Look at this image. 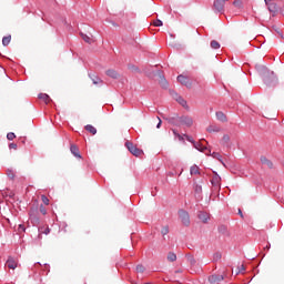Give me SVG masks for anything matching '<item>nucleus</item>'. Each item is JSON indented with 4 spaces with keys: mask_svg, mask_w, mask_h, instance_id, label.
I'll return each instance as SVG.
<instances>
[{
    "mask_svg": "<svg viewBox=\"0 0 284 284\" xmlns=\"http://www.w3.org/2000/svg\"><path fill=\"white\" fill-rule=\"evenodd\" d=\"M260 161H261L262 165H266V168H270V169L274 168V164L272 163V161H270L265 156H261Z\"/></svg>",
    "mask_w": 284,
    "mask_h": 284,
    "instance_id": "obj_12",
    "label": "nucleus"
},
{
    "mask_svg": "<svg viewBox=\"0 0 284 284\" xmlns=\"http://www.w3.org/2000/svg\"><path fill=\"white\" fill-rule=\"evenodd\" d=\"M19 265V261H17L14 257H9L7 261V266L9 270H17Z\"/></svg>",
    "mask_w": 284,
    "mask_h": 284,
    "instance_id": "obj_6",
    "label": "nucleus"
},
{
    "mask_svg": "<svg viewBox=\"0 0 284 284\" xmlns=\"http://www.w3.org/2000/svg\"><path fill=\"white\" fill-rule=\"evenodd\" d=\"M40 212L43 215L48 214V211L45 210V207L43 205H40Z\"/></svg>",
    "mask_w": 284,
    "mask_h": 284,
    "instance_id": "obj_37",
    "label": "nucleus"
},
{
    "mask_svg": "<svg viewBox=\"0 0 284 284\" xmlns=\"http://www.w3.org/2000/svg\"><path fill=\"white\" fill-rule=\"evenodd\" d=\"M197 217L200 221H202V223H207L210 221V213L201 211Z\"/></svg>",
    "mask_w": 284,
    "mask_h": 284,
    "instance_id": "obj_9",
    "label": "nucleus"
},
{
    "mask_svg": "<svg viewBox=\"0 0 284 284\" xmlns=\"http://www.w3.org/2000/svg\"><path fill=\"white\" fill-rule=\"evenodd\" d=\"M233 6H235V8H243V1H241V0H235V1L233 2Z\"/></svg>",
    "mask_w": 284,
    "mask_h": 284,
    "instance_id": "obj_30",
    "label": "nucleus"
},
{
    "mask_svg": "<svg viewBox=\"0 0 284 284\" xmlns=\"http://www.w3.org/2000/svg\"><path fill=\"white\" fill-rule=\"evenodd\" d=\"M173 133L175 134V136H179V139H181V134L176 133L175 130H173Z\"/></svg>",
    "mask_w": 284,
    "mask_h": 284,
    "instance_id": "obj_45",
    "label": "nucleus"
},
{
    "mask_svg": "<svg viewBox=\"0 0 284 284\" xmlns=\"http://www.w3.org/2000/svg\"><path fill=\"white\" fill-rule=\"evenodd\" d=\"M7 139H8V141H14V139H17V135L14 133H12V132H9L7 134Z\"/></svg>",
    "mask_w": 284,
    "mask_h": 284,
    "instance_id": "obj_28",
    "label": "nucleus"
},
{
    "mask_svg": "<svg viewBox=\"0 0 284 284\" xmlns=\"http://www.w3.org/2000/svg\"><path fill=\"white\" fill-rule=\"evenodd\" d=\"M189 261L191 263V265H195L196 264V260H194V257H189Z\"/></svg>",
    "mask_w": 284,
    "mask_h": 284,
    "instance_id": "obj_38",
    "label": "nucleus"
},
{
    "mask_svg": "<svg viewBox=\"0 0 284 284\" xmlns=\"http://www.w3.org/2000/svg\"><path fill=\"white\" fill-rule=\"evenodd\" d=\"M264 1H265L266 6H270V2H271L272 0H264Z\"/></svg>",
    "mask_w": 284,
    "mask_h": 284,
    "instance_id": "obj_48",
    "label": "nucleus"
},
{
    "mask_svg": "<svg viewBox=\"0 0 284 284\" xmlns=\"http://www.w3.org/2000/svg\"><path fill=\"white\" fill-rule=\"evenodd\" d=\"M125 148H128L129 152H131L133 156H141V154H143V150L136 148V145L130 141L125 142Z\"/></svg>",
    "mask_w": 284,
    "mask_h": 284,
    "instance_id": "obj_1",
    "label": "nucleus"
},
{
    "mask_svg": "<svg viewBox=\"0 0 284 284\" xmlns=\"http://www.w3.org/2000/svg\"><path fill=\"white\" fill-rule=\"evenodd\" d=\"M230 0H214L213 9L215 12H225V3Z\"/></svg>",
    "mask_w": 284,
    "mask_h": 284,
    "instance_id": "obj_3",
    "label": "nucleus"
},
{
    "mask_svg": "<svg viewBox=\"0 0 284 284\" xmlns=\"http://www.w3.org/2000/svg\"><path fill=\"white\" fill-rule=\"evenodd\" d=\"M211 48L213 50H219V48H221V43H219V41H216V40H212L211 41Z\"/></svg>",
    "mask_w": 284,
    "mask_h": 284,
    "instance_id": "obj_21",
    "label": "nucleus"
},
{
    "mask_svg": "<svg viewBox=\"0 0 284 284\" xmlns=\"http://www.w3.org/2000/svg\"><path fill=\"white\" fill-rule=\"evenodd\" d=\"M179 217L181 220V222L183 223V225H185L187 227V225H190V214L186 211H179Z\"/></svg>",
    "mask_w": 284,
    "mask_h": 284,
    "instance_id": "obj_4",
    "label": "nucleus"
},
{
    "mask_svg": "<svg viewBox=\"0 0 284 284\" xmlns=\"http://www.w3.org/2000/svg\"><path fill=\"white\" fill-rule=\"evenodd\" d=\"M158 120H159V123H158L156 128L159 130V129H161V125H162L163 122L161 121V118H159V116H158Z\"/></svg>",
    "mask_w": 284,
    "mask_h": 284,
    "instance_id": "obj_41",
    "label": "nucleus"
},
{
    "mask_svg": "<svg viewBox=\"0 0 284 284\" xmlns=\"http://www.w3.org/2000/svg\"><path fill=\"white\" fill-rule=\"evenodd\" d=\"M39 99H41L42 101H44V103H49V102H50V95H48V94H45V93L39 94Z\"/></svg>",
    "mask_w": 284,
    "mask_h": 284,
    "instance_id": "obj_19",
    "label": "nucleus"
},
{
    "mask_svg": "<svg viewBox=\"0 0 284 284\" xmlns=\"http://www.w3.org/2000/svg\"><path fill=\"white\" fill-rule=\"evenodd\" d=\"M81 37L85 43H91L92 39L88 34L81 33Z\"/></svg>",
    "mask_w": 284,
    "mask_h": 284,
    "instance_id": "obj_26",
    "label": "nucleus"
},
{
    "mask_svg": "<svg viewBox=\"0 0 284 284\" xmlns=\"http://www.w3.org/2000/svg\"><path fill=\"white\" fill-rule=\"evenodd\" d=\"M159 83L162 88H168V80H165V77L160 75Z\"/></svg>",
    "mask_w": 284,
    "mask_h": 284,
    "instance_id": "obj_17",
    "label": "nucleus"
},
{
    "mask_svg": "<svg viewBox=\"0 0 284 284\" xmlns=\"http://www.w3.org/2000/svg\"><path fill=\"white\" fill-rule=\"evenodd\" d=\"M178 81L179 83H181L182 85H185L186 88H192V82H190V80L185 75H179Z\"/></svg>",
    "mask_w": 284,
    "mask_h": 284,
    "instance_id": "obj_5",
    "label": "nucleus"
},
{
    "mask_svg": "<svg viewBox=\"0 0 284 284\" xmlns=\"http://www.w3.org/2000/svg\"><path fill=\"white\" fill-rule=\"evenodd\" d=\"M145 284H150V283L148 282V283H145Z\"/></svg>",
    "mask_w": 284,
    "mask_h": 284,
    "instance_id": "obj_50",
    "label": "nucleus"
},
{
    "mask_svg": "<svg viewBox=\"0 0 284 284\" xmlns=\"http://www.w3.org/2000/svg\"><path fill=\"white\" fill-rule=\"evenodd\" d=\"M239 214H240L241 219H243V212L241 210H239Z\"/></svg>",
    "mask_w": 284,
    "mask_h": 284,
    "instance_id": "obj_46",
    "label": "nucleus"
},
{
    "mask_svg": "<svg viewBox=\"0 0 284 284\" xmlns=\"http://www.w3.org/2000/svg\"><path fill=\"white\" fill-rule=\"evenodd\" d=\"M162 236H166V234H170V226H163L161 230Z\"/></svg>",
    "mask_w": 284,
    "mask_h": 284,
    "instance_id": "obj_24",
    "label": "nucleus"
},
{
    "mask_svg": "<svg viewBox=\"0 0 284 284\" xmlns=\"http://www.w3.org/2000/svg\"><path fill=\"white\" fill-rule=\"evenodd\" d=\"M241 272H245V266L244 265L240 266V270L236 272V274H241Z\"/></svg>",
    "mask_w": 284,
    "mask_h": 284,
    "instance_id": "obj_39",
    "label": "nucleus"
},
{
    "mask_svg": "<svg viewBox=\"0 0 284 284\" xmlns=\"http://www.w3.org/2000/svg\"><path fill=\"white\" fill-rule=\"evenodd\" d=\"M7 175H8L11 180H13V179H14V171H12V170H7Z\"/></svg>",
    "mask_w": 284,
    "mask_h": 284,
    "instance_id": "obj_35",
    "label": "nucleus"
},
{
    "mask_svg": "<svg viewBox=\"0 0 284 284\" xmlns=\"http://www.w3.org/2000/svg\"><path fill=\"white\" fill-rule=\"evenodd\" d=\"M37 209L31 210L29 213L30 221H32L33 223H39V216H37Z\"/></svg>",
    "mask_w": 284,
    "mask_h": 284,
    "instance_id": "obj_11",
    "label": "nucleus"
},
{
    "mask_svg": "<svg viewBox=\"0 0 284 284\" xmlns=\"http://www.w3.org/2000/svg\"><path fill=\"white\" fill-rule=\"evenodd\" d=\"M190 172H191L192 175L201 174V172L199 171V166L197 165L191 166Z\"/></svg>",
    "mask_w": 284,
    "mask_h": 284,
    "instance_id": "obj_22",
    "label": "nucleus"
},
{
    "mask_svg": "<svg viewBox=\"0 0 284 284\" xmlns=\"http://www.w3.org/2000/svg\"><path fill=\"white\" fill-rule=\"evenodd\" d=\"M87 132H90V134H97V128H94L92 124H88L84 126Z\"/></svg>",
    "mask_w": 284,
    "mask_h": 284,
    "instance_id": "obj_16",
    "label": "nucleus"
},
{
    "mask_svg": "<svg viewBox=\"0 0 284 284\" xmlns=\"http://www.w3.org/2000/svg\"><path fill=\"white\" fill-rule=\"evenodd\" d=\"M268 10H270V12H277L278 11L275 3H268Z\"/></svg>",
    "mask_w": 284,
    "mask_h": 284,
    "instance_id": "obj_25",
    "label": "nucleus"
},
{
    "mask_svg": "<svg viewBox=\"0 0 284 284\" xmlns=\"http://www.w3.org/2000/svg\"><path fill=\"white\" fill-rule=\"evenodd\" d=\"M10 41H12V36L4 37L2 39V45H10Z\"/></svg>",
    "mask_w": 284,
    "mask_h": 284,
    "instance_id": "obj_18",
    "label": "nucleus"
},
{
    "mask_svg": "<svg viewBox=\"0 0 284 284\" xmlns=\"http://www.w3.org/2000/svg\"><path fill=\"white\" fill-rule=\"evenodd\" d=\"M41 200H42V203H44V205H50V199H48V196L41 195Z\"/></svg>",
    "mask_w": 284,
    "mask_h": 284,
    "instance_id": "obj_29",
    "label": "nucleus"
},
{
    "mask_svg": "<svg viewBox=\"0 0 284 284\" xmlns=\"http://www.w3.org/2000/svg\"><path fill=\"white\" fill-rule=\"evenodd\" d=\"M135 270H136V272H139L140 274H143V272H145V266H143V265H138V266L135 267Z\"/></svg>",
    "mask_w": 284,
    "mask_h": 284,
    "instance_id": "obj_32",
    "label": "nucleus"
},
{
    "mask_svg": "<svg viewBox=\"0 0 284 284\" xmlns=\"http://www.w3.org/2000/svg\"><path fill=\"white\" fill-rule=\"evenodd\" d=\"M207 132H221V128L216 126V125H210L207 126Z\"/></svg>",
    "mask_w": 284,
    "mask_h": 284,
    "instance_id": "obj_20",
    "label": "nucleus"
},
{
    "mask_svg": "<svg viewBox=\"0 0 284 284\" xmlns=\"http://www.w3.org/2000/svg\"><path fill=\"white\" fill-rule=\"evenodd\" d=\"M206 141L200 140V142L194 144L195 150H199V152H205L207 150V146H205Z\"/></svg>",
    "mask_w": 284,
    "mask_h": 284,
    "instance_id": "obj_7",
    "label": "nucleus"
},
{
    "mask_svg": "<svg viewBox=\"0 0 284 284\" xmlns=\"http://www.w3.org/2000/svg\"><path fill=\"white\" fill-rule=\"evenodd\" d=\"M219 232H221L222 234H225V232H227V227L226 226H220Z\"/></svg>",
    "mask_w": 284,
    "mask_h": 284,
    "instance_id": "obj_36",
    "label": "nucleus"
},
{
    "mask_svg": "<svg viewBox=\"0 0 284 284\" xmlns=\"http://www.w3.org/2000/svg\"><path fill=\"white\" fill-rule=\"evenodd\" d=\"M42 234H45V235L50 234V227L44 229V231H42Z\"/></svg>",
    "mask_w": 284,
    "mask_h": 284,
    "instance_id": "obj_42",
    "label": "nucleus"
},
{
    "mask_svg": "<svg viewBox=\"0 0 284 284\" xmlns=\"http://www.w3.org/2000/svg\"><path fill=\"white\" fill-rule=\"evenodd\" d=\"M187 141H191V142H192V139L187 138Z\"/></svg>",
    "mask_w": 284,
    "mask_h": 284,
    "instance_id": "obj_49",
    "label": "nucleus"
},
{
    "mask_svg": "<svg viewBox=\"0 0 284 284\" xmlns=\"http://www.w3.org/2000/svg\"><path fill=\"white\" fill-rule=\"evenodd\" d=\"M70 150L71 154L75 155L78 159H81V154H79V148L77 145L72 144Z\"/></svg>",
    "mask_w": 284,
    "mask_h": 284,
    "instance_id": "obj_15",
    "label": "nucleus"
},
{
    "mask_svg": "<svg viewBox=\"0 0 284 284\" xmlns=\"http://www.w3.org/2000/svg\"><path fill=\"white\" fill-rule=\"evenodd\" d=\"M216 119L217 121H221L222 123H227V116L223 112H216Z\"/></svg>",
    "mask_w": 284,
    "mask_h": 284,
    "instance_id": "obj_13",
    "label": "nucleus"
},
{
    "mask_svg": "<svg viewBox=\"0 0 284 284\" xmlns=\"http://www.w3.org/2000/svg\"><path fill=\"white\" fill-rule=\"evenodd\" d=\"M178 123H180V125H186V128H192L194 120H192L190 115H182L178 118Z\"/></svg>",
    "mask_w": 284,
    "mask_h": 284,
    "instance_id": "obj_2",
    "label": "nucleus"
},
{
    "mask_svg": "<svg viewBox=\"0 0 284 284\" xmlns=\"http://www.w3.org/2000/svg\"><path fill=\"white\" fill-rule=\"evenodd\" d=\"M219 181H221V178L215 176L212 179L211 183H212V185H219Z\"/></svg>",
    "mask_w": 284,
    "mask_h": 284,
    "instance_id": "obj_33",
    "label": "nucleus"
},
{
    "mask_svg": "<svg viewBox=\"0 0 284 284\" xmlns=\"http://www.w3.org/2000/svg\"><path fill=\"white\" fill-rule=\"evenodd\" d=\"M222 143H223L224 145H227V143H230V135H223V138H222Z\"/></svg>",
    "mask_w": 284,
    "mask_h": 284,
    "instance_id": "obj_31",
    "label": "nucleus"
},
{
    "mask_svg": "<svg viewBox=\"0 0 284 284\" xmlns=\"http://www.w3.org/2000/svg\"><path fill=\"white\" fill-rule=\"evenodd\" d=\"M93 84L94 85H99V83H103V81L101 80V78L99 77H93L92 78Z\"/></svg>",
    "mask_w": 284,
    "mask_h": 284,
    "instance_id": "obj_27",
    "label": "nucleus"
},
{
    "mask_svg": "<svg viewBox=\"0 0 284 284\" xmlns=\"http://www.w3.org/2000/svg\"><path fill=\"white\" fill-rule=\"evenodd\" d=\"M171 94L175 99V101H178V103H180V105H182L183 108H185V105H187V102L181 95H178L175 92H171Z\"/></svg>",
    "mask_w": 284,
    "mask_h": 284,
    "instance_id": "obj_8",
    "label": "nucleus"
},
{
    "mask_svg": "<svg viewBox=\"0 0 284 284\" xmlns=\"http://www.w3.org/2000/svg\"><path fill=\"white\" fill-rule=\"evenodd\" d=\"M19 227L22 230V232H26V227H23V225H20Z\"/></svg>",
    "mask_w": 284,
    "mask_h": 284,
    "instance_id": "obj_47",
    "label": "nucleus"
},
{
    "mask_svg": "<svg viewBox=\"0 0 284 284\" xmlns=\"http://www.w3.org/2000/svg\"><path fill=\"white\" fill-rule=\"evenodd\" d=\"M201 190H202L201 186L199 185L195 186V192H201Z\"/></svg>",
    "mask_w": 284,
    "mask_h": 284,
    "instance_id": "obj_44",
    "label": "nucleus"
},
{
    "mask_svg": "<svg viewBox=\"0 0 284 284\" xmlns=\"http://www.w3.org/2000/svg\"><path fill=\"white\" fill-rule=\"evenodd\" d=\"M210 283H219L221 281H223V276L222 275H212L209 277Z\"/></svg>",
    "mask_w": 284,
    "mask_h": 284,
    "instance_id": "obj_14",
    "label": "nucleus"
},
{
    "mask_svg": "<svg viewBox=\"0 0 284 284\" xmlns=\"http://www.w3.org/2000/svg\"><path fill=\"white\" fill-rule=\"evenodd\" d=\"M153 26H154L155 28H161V26H163V21H161V20H155V21L153 22Z\"/></svg>",
    "mask_w": 284,
    "mask_h": 284,
    "instance_id": "obj_34",
    "label": "nucleus"
},
{
    "mask_svg": "<svg viewBox=\"0 0 284 284\" xmlns=\"http://www.w3.org/2000/svg\"><path fill=\"white\" fill-rule=\"evenodd\" d=\"M9 149H10V150H17V144H16V143L9 144Z\"/></svg>",
    "mask_w": 284,
    "mask_h": 284,
    "instance_id": "obj_40",
    "label": "nucleus"
},
{
    "mask_svg": "<svg viewBox=\"0 0 284 284\" xmlns=\"http://www.w3.org/2000/svg\"><path fill=\"white\" fill-rule=\"evenodd\" d=\"M106 77H110L111 79H119L120 74L114 69H109L105 71Z\"/></svg>",
    "mask_w": 284,
    "mask_h": 284,
    "instance_id": "obj_10",
    "label": "nucleus"
},
{
    "mask_svg": "<svg viewBox=\"0 0 284 284\" xmlns=\"http://www.w3.org/2000/svg\"><path fill=\"white\" fill-rule=\"evenodd\" d=\"M168 261H170L171 263H174V261H176V254L170 252V253L168 254Z\"/></svg>",
    "mask_w": 284,
    "mask_h": 284,
    "instance_id": "obj_23",
    "label": "nucleus"
},
{
    "mask_svg": "<svg viewBox=\"0 0 284 284\" xmlns=\"http://www.w3.org/2000/svg\"><path fill=\"white\" fill-rule=\"evenodd\" d=\"M212 156H213L214 159H220V158H221V155H220L219 153H213Z\"/></svg>",
    "mask_w": 284,
    "mask_h": 284,
    "instance_id": "obj_43",
    "label": "nucleus"
}]
</instances>
